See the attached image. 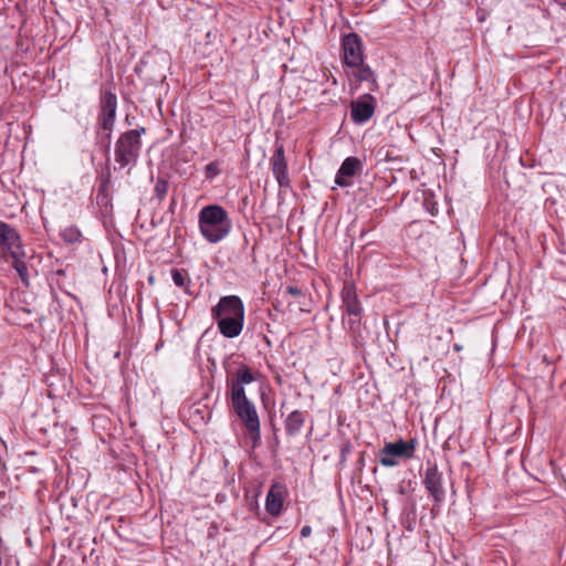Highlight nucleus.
Segmentation results:
<instances>
[{
  "label": "nucleus",
  "instance_id": "obj_1",
  "mask_svg": "<svg viewBox=\"0 0 566 566\" xmlns=\"http://www.w3.org/2000/svg\"><path fill=\"white\" fill-rule=\"evenodd\" d=\"M198 226L205 240L213 244L224 240L232 229L227 210L219 205L203 207L198 214Z\"/></svg>",
  "mask_w": 566,
  "mask_h": 566
},
{
  "label": "nucleus",
  "instance_id": "obj_2",
  "mask_svg": "<svg viewBox=\"0 0 566 566\" xmlns=\"http://www.w3.org/2000/svg\"><path fill=\"white\" fill-rule=\"evenodd\" d=\"M145 133L146 129L142 127L120 134L115 143V161L119 164L120 168L137 163L142 149L140 136Z\"/></svg>",
  "mask_w": 566,
  "mask_h": 566
},
{
  "label": "nucleus",
  "instance_id": "obj_3",
  "mask_svg": "<svg viewBox=\"0 0 566 566\" xmlns=\"http://www.w3.org/2000/svg\"><path fill=\"white\" fill-rule=\"evenodd\" d=\"M416 441L399 439L395 442H387L379 450L378 461L382 467L391 468L399 464V459L409 460L415 455Z\"/></svg>",
  "mask_w": 566,
  "mask_h": 566
},
{
  "label": "nucleus",
  "instance_id": "obj_4",
  "mask_svg": "<svg viewBox=\"0 0 566 566\" xmlns=\"http://www.w3.org/2000/svg\"><path fill=\"white\" fill-rule=\"evenodd\" d=\"M254 443L261 439V423L255 405L251 400L231 405Z\"/></svg>",
  "mask_w": 566,
  "mask_h": 566
},
{
  "label": "nucleus",
  "instance_id": "obj_5",
  "mask_svg": "<svg viewBox=\"0 0 566 566\" xmlns=\"http://www.w3.org/2000/svg\"><path fill=\"white\" fill-rule=\"evenodd\" d=\"M344 63L348 66H359L364 62L363 41L356 33L346 34L342 41Z\"/></svg>",
  "mask_w": 566,
  "mask_h": 566
},
{
  "label": "nucleus",
  "instance_id": "obj_6",
  "mask_svg": "<svg viewBox=\"0 0 566 566\" xmlns=\"http://www.w3.org/2000/svg\"><path fill=\"white\" fill-rule=\"evenodd\" d=\"M244 317V305L237 295L222 296L218 304L211 308L213 319H222V317Z\"/></svg>",
  "mask_w": 566,
  "mask_h": 566
},
{
  "label": "nucleus",
  "instance_id": "obj_7",
  "mask_svg": "<svg viewBox=\"0 0 566 566\" xmlns=\"http://www.w3.org/2000/svg\"><path fill=\"white\" fill-rule=\"evenodd\" d=\"M271 169L275 180L281 188H289L291 180L287 171V160L285 158L284 146L275 144V149L270 158Z\"/></svg>",
  "mask_w": 566,
  "mask_h": 566
},
{
  "label": "nucleus",
  "instance_id": "obj_8",
  "mask_svg": "<svg viewBox=\"0 0 566 566\" xmlns=\"http://www.w3.org/2000/svg\"><path fill=\"white\" fill-rule=\"evenodd\" d=\"M117 109V97L111 91H105L101 96V109L98 114V123L102 128L111 132L115 124Z\"/></svg>",
  "mask_w": 566,
  "mask_h": 566
},
{
  "label": "nucleus",
  "instance_id": "obj_9",
  "mask_svg": "<svg viewBox=\"0 0 566 566\" xmlns=\"http://www.w3.org/2000/svg\"><path fill=\"white\" fill-rule=\"evenodd\" d=\"M423 484L426 490L432 496L434 503H441L446 497V492L443 489V475L438 470V467L429 465L426 469Z\"/></svg>",
  "mask_w": 566,
  "mask_h": 566
},
{
  "label": "nucleus",
  "instance_id": "obj_10",
  "mask_svg": "<svg viewBox=\"0 0 566 566\" xmlns=\"http://www.w3.org/2000/svg\"><path fill=\"white\" fill-rule=\"evenodd\" d=\"M375 113V98L366 94L352 103L350 117L355 124L368 122Z\"/></svg>",
  "mask_w": 566,
  "mask_h": 566
},
{
  "label": "nucleus",
  "instance_id": "obj_11",
  "mask_svg": "<svg viewBox=\"0 0 566 566\" xmlns=\"http://www.w3.org/2000/svg\"><path fill=\"white\" fill-rule=\"evenodd\" d=\"M363 169V161L357 157H347L340 165L335 184L339 187H348L352 185L350 178L356 176Z\"/></svg>",
  "mask_w": 566,
  "mask_h": 566
},
{
  "label": "nucleus",
  "instance_id": "obj_12",
  "mask_svg": "<svg viewBox=\"0 0 566 566\" xmlns=\"http://www.w3.org/2000/svg\"><path fill=\"white\" fill-rule=\"evenodd\" d=\"M342 310L346 315L363 314V306L358 300L356 289L352 283H345L340 293Z\"/></svg>",
  "mask_w": 566,
  "mask_h": 566
},
{
  "label": "nucleus",
  "instance_id": "obj_13",
  "mask_svg": "<svg viewBox=\"0 0 566 566\" xmlns=\"http://www.w3.org/2000/svg\"><path fill=\"white\" fill-rule=\"evenodd\" d=\"M285 497V488L280 483H273L268 492L265 500V510L272 516H277L282 512Z\"/></svg>",
  "mask_w": 566,
  "mask_h": 566
},
{
  "label": "nucleus",
  "instance_id": "obj_14",
  "mask_svg": "<svg viewBox=\"0 0 566 566\" xmlns=\"http://www.w3.org/2000/svg\"><path fill=\"white\" fill-rule=\"evenodd\" d=\"M0 245L4 247L11 256H15L18 249L22 247L17 230L3 221H0Z\"/></svg>",
  "mask_w": 566,
  "mask_h": 566
},
{
  "label": "nucleus",
  "instance_id": "obj_15",
  "mask_svg": "<svg viewBox=\"0 0 566 566\" xmlns=\"http://www.w3.org/2000/svg\"><path fill=\"white\" fill-rule=\"evenodd\" d=\"M219 332L227 338H234L239 336L243 329L244 317H222V319H216Z\"/></svg>",
  "mask_w": 566,
  "mask_h": 566
},
{
  "label": "nucleus",
  "instance_id": "obj_16",
  "mask_svg": "<svg viewBox=\"0 0 566 566\" xmlns=\"http://www.w3.org/2000/svg\"><path fill=\"white\" fill-rule=\"evenodd\" d=\"M305 423V415L301 410L292 411L285 419V432L287 436L294 437L300 433Z\"/></svg>",
  "mask_w": 566,
  "mask_h": 566
},
{
  "label": "nucleus",
  "instance_id": "obj_17",
  "mask_svg": "<svg viewBox=\"0 0 566 566\" xmlns=\"http://www.w3.org/2000/svg\"><path fill=\"white\" fill-rule=\"evenodd\" d=\"M350 69H353L352 74L357 82H368L371 85L370 90L376 87L375 73L368 65H365L364 62L359 66H352Z\"/></svg>",
  "mask_w": 566,
  "mask_h": 566
},
{
  "label": "nucleus",
  "instance_id": "obj_18",
  "mask_svg": "<svg viewBox=\"0 0 566 566\" xmlns=\"http://www.w3.org/2000/svg\"><path fill=\"white\" fill-rule=\"evenodd\" d=\"M23 255H24V251H23V248L21 247L20 249H18V253L15 254V256H12L14 260L13 268L17 271V273L19 274L21 281L25 285H29L28 266H27L25 262L21 260V258Z\"/></svg>",
  "mask_w": 566,
  "mask_h": 566
},
{
  "label": "nucleus",
  "instance_id": "obj_19",
  "mask_svg": "<svg viewBox=\"0 0 566 566\" xmlns=\"http://www.w3.org/2000/svg\"><path fill=\"white\" fill-rule=\"evenodd\" d=\"M232 380H234L238 384H241L242 386H245L253 382L255 380V377L248 365L241 364Z\"/></svg>",
  "mask_w": 566,
  "mask_h": 566
},
{
  "label": "nucleus",
  "instance_id": "obj_20",
  "mask_svg": "<svg viewBox=\"0 0 566 566\" xmlns=\"http://www.w3.org/2000/svg\"><path fill=\"white\" fill-rule=\"evenodd\" d=\"M171 279L174 284L178 287H182L185 292L190 294L189 292V283L190 279L188 277V273L184 269H172L171 270Z\"/></svg>",
  "mask_w": 566,
  "mask_h": 566
},
{
  "label": "nucleus",
  "instance_id": "obj_21",
  "mask_svg": "<svg viewBox=\"0 0 566 566\" xmlns=\"http://www.w3.org/2000/svg\"><path fill=\"white\" fill-rule=\"evenodd\" d=\"M230 387H231V390H230L231 405L250 400L247 397L244 386L235 382L234 380H231Z\"/></svg>",
  "mask_w": 566,
  "mask_h": 566
},
{
  "label": "nucleus",
  "instance_id": "obj_22",
  "mask_svg": "<svg viewBox=\"0 0 566 566\" xmlns=\"http://www.w3.org/2000/svg\"><path fill=\"white\" fill-rule=\"evenodd\" d=\"M62 239L67 243L81 242L82 233L75 226H69L61 231Z\"/></svg>",
  "mask_w": 566,
  "mask_h": 566
},
{
  "label": "nucleus",
  "instance_id": "obj_23",
  "mask_svg": "<svg viewBox=\"0 0 566 566\" xmlns=\"http://www.w3.org/2000/svg\"><path fill=\"white\" fill-rule=\"evenodd\" d=\"M168 188L169 184L165 178H157L154 187L155 197L163 201L168 192Z\"/></svg>",
  "mask_w": 566,
  "mask_h": 566
},
{
  "label": "nucleus",
  "instance_id": "obj_24",
  "mask_svg": "<svg viewBox=\"0 0 566 566\" xmlns=\"http://www.w3.org/2000/svg\"><path fill=\"white\" fill-rule=\"evenodd\" d=\"M348 318H343L344 324H347V328L352 333H357L360 329L363 314L347 315Z\"/></svg>",
  "mask_w": 566,
  "mask_h": 566
},
{
  "label": "nucleus",
  "instance_id": "obj_25",
  "mask_svg": "<svg viewBox=\"0 0 566 566\" xmlns=\"http://www.w3.org/2000/svg\"><path fill=\"white\" fill-rule=\"evenodd\" d=\"M206 174L208 177H213L216 175L219 174V170H218V165L217 163H209L207 166H206Z\"/></svg>",
  "mask_w": 566,
  "mask_h": 566
},
{
  "label": "nucleus",
  "instance_id": "obj_26",
  "mask_svg": "<svg viewBox=\"0 0 566 566\" xmlns=\"http://www.w3.org/2000/svg\"><path fill=\"white\" fill-rule=\"evenodd\" d=\"M286 293L291 296L302 295L301 290L297 286H293V285L286 287Z\"/></svg>",
  "mask_w": 566,
  "mask_h": 566
},
{
  "label": "nucleus",
  "instance_id": "obj_27",
  "mask_svg": "<svg viewBox=\"0 0 566 566\" xmlns=\"http://www.w3.org/2000/svg\"><path fill=\"white\" fill-rule=\"evenodd\" d=\"M312 533V527L310 525H304L302 528H301V536L302 537H308Z\"/></svg>",
  "mask_w": 566,
  "mask_h": 566
},
{
  "label": "nucleus",
  "instance_id": "obj_28",
  "mask_svg": "<svg viewBox=\"0 0 566 566\" xmlns=\"http://www.w3.org/2000/svg\"><path fill=\"white\" fill-rule=\"evenodd\" d=\"M557 3L562 4V6H566V0H555Z\"/></svg>",
  "mask_w": 566,
  "mask_h": 566
}]
</instances>
